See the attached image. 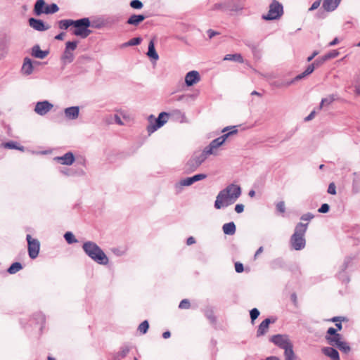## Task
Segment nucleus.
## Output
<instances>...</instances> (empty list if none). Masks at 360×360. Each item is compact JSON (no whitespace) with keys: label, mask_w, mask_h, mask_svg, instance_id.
I'll use <instances>...</instances> for the list:
<instances>
[{"label":"nucleus","mask_w":360,"mask_h":360,"mask_svg":"<svg viewBox=\"0 0 360 360\" xmlns=\"http://www.w3.org/2000/svg\"><path fill=\"white\" fill-rule=\"evenodd\" d=\"M35 111L41 115L45 114V101L39 102L35 107Z\"/></svg>","instance_id":"obj_41"},{"label":"nucleus","mask_w":360,"mask_h":360,"mask_svg":"<svg viewBox=\"0 0 360 360\" xmlns=\"http://www.w3.org/2000/svg\"><path fill=\"white\" fill-rule=\"evenodd\" d=\"M221 132L224 133L223 135L217 137V139L223 145L227 139L233 134H236L238 132L236 126H233L231 127H225L221 130Z\"/></svg>","instance_id":"obj_19"},{"label":"nucleus","mask_w":360,"mask_h":360,"mask_svg":"<svg viewBox=\"0 0 360 360\" xmlns=\"http://www.w3.org/2000/svg\"><path fill=\"white\" fill-rule=\"evenodd\" d=\"M40 65V63L37 61H32L30 58H25L24 59V62L22 66V73L23 75H29L32 73L35 70L37 69V67Z\"/></svg>","instance_id":"obj_14"},{"label":"nucleus","mask_w":360,"mask_h":360,"mask_svg":"<svg viewBox=\"0 0 360 360\" xmlns=\"http://www.w3.org/2000/svg\"><path fill=\"white\" fill-rule=\"evenodd\" d=\"M236 225L233 221L224 224L222 226V230L226 235H233L236 233Z\"/></svg>","instance_id":"obj_29"},{"label":"nucleus","mask_w":360,"mask_h":360,"mask_svg":"<svg viewBox=\"0 0 360 360\" xmlns=\"http://www.w3.org/2000/svg\"><path fill=\"white\" fill-rule=\"evenodd\" d=\"M59 10L58 6L56 4L46 5V14L55 13Z\"/></svg>","instance_id":"obj_44"},{"label":"nucleus","mask_w":360,"mask_h":360,"mask_svg":"<svg viewBox=\"0 0 360 360\" xmlns=\"http://www.w3.org/2000/svg\"><path fill=\"white\" fill-rule=\"evenodd\" d=\"M60 173L66 176H72L75 175L76 172L70 168H63L60 169Z\"/></svg>","instance_id":"obj_45"},{"label":"nucleus","mask_w":360,"mask_h":360,"mask_svg":"<svg viewBox=\"0 0 360 360\" xmlns=\"http://www.w3.org/2000/svg\"><path fill=\"white\" fill-rule=\"evenodd\" d=\"M22 266L20 262H15L8 269V272L11 274H14L22 269Z\"/></svg>","instance_id":"obj_35"},{"label":"nucleus","mask_w":360,"mask_h":360,"mask_svg":"<svg viewBox=\"0 0 360 360\" xmlns=\"http://www.w3.org/2000/svg\"><path fill=\"white\" fill-rule=\"evenodd\" d=\"M276 210L279 212L284 213L285 212V202L283 201H280V202H277L276 205Z\"/></svg>","instance_id":"obj_47"},{"label":"nucleus","mask_w":360,"mask_h":360,"mask_svg":"<svg viewBox=\"0 0 360 360\" xmlns=\"http://www.w3.org/2000/svg\"><path fill=\"white\" fill-rule=\"evenodd\" d=\"M207 34L209 36V38L210 39H212V37H214V36H216L217 34H218V32L212 30H207Z\"/></svg>","instance_id":"obj_61"},{"label":"nucleus","mask_w":360,"mask_h":360,"mask_svg":"<svg viewBox=\"0 0 360 360\" xmlns=\"http://www.w3.org/2000/svg\"><path fill=\"white\" fill-rule=\"evenodd\" d=\"M146 18V16L143 15H131L127 21V23L129 25L137 26L139 25L141 22H143Z\"/></svg>","instance_id":"obj_26"},{"label":"nucleus","mask_w":360,"mask_h":360,"mask_svg":"<svg viewBox=\"0 0 360 360\" xmlns=\"http://www.w3.org/2000/svg\"><path fill=\"white\" fill-rule=\"evenodd\" d=\"M27 240L28 243L29 256L32 259H34L38 256L39 251V242L32 238L30 235H27Z\"/></svg>","instance_id":"obj_12"},{"label":"nucleus","mask_w":360,"mask_h":360,"mask_svg":"<svg viewBox=\"0 0 360 360\" xmlns=\"http://www.w3.org/2000/svg\"><path fill=\"white\" fill-rule=\"evenodd\" d=\"M284 355L285 360H295V356L292 349V345L284 349Z\"/></svg>","instance_id":"obj_34"},{"label":"nucleus","mask_w":360,"mask_h":360,"mask_svg":"<svg viewBox=\"0 0 360 360\" xmlns=\"http://www.w3.org/2000/svg\"><path fill=\"white\" fill-rule=\"evenodd\" d=\"M90 25L91 22L88 18L75 20L72 25L74 27L72 34L82 38H86L91 33V30H89Z\"/></svg>","instance_id":"obj_5"},{"label":"nucleus","mask_w":360,"mask_h":360,"mask_svg":"<svg viewBox=\"0 0 360 360\" xmlns=\"http://www.w3.org/2000/svg\"><path fill=\"white\" fill-rule=\"evenodd\" d=\"M242 190L240 186L231 184L221 190L214 201V208L221 210L233 205L241 195Z\"/></svg>","instance_id":"obj_1"},{"label":"nucleus","mask_w":360,"mask_h":360,"mask_svg":"<svg viewBox=\"0 0 360 360\" xmlns=\"http://www.w3.org/2000/svg\"><path fill=\"white\" fill-rule=\"evenodd\" d=\"M200 80V76L198 71L188 72L185 76V82L188 86L197 84Z\"/></svg>","instance_id":"obj_17"},{"label":"nucleus","mask_w":360,"mask_h":360,"mask_svg":"<svg viewBox=\"0 0 360 360\" xmlns=\"http://www.w3.org/2000/svg\"><path fill=\"white\" fill-rule=\"evenodd\" d=\"M342 0H323L322 6L328 12L334 11L340 4Z\"/></svg>","instance_id":"obj_20"},{"label":"nucleus","mask_w":360,"mask_h":360,"mask_svg":"<svg viewBox=\"0 0 360 360\" xmlns=\"http://www.w3.org/2000/svg\"><path fill=\"white\" fill-rule=\"evenodd\" d=\"M339 333H337L336 329L334 328H329L327 330V335L328 336H335L336 335H338Z\"/></svg>","instance_id":"obj_54"},{"label":"nucleus","mask_w":360,"mask_h":360,"mask_svg":"<svg viewBox=\"0 0 360 360\" xmlns=\"http://www.w3.org/2000/svg\"><path fill=\"white\" fill-rule=\"evenodd\" d=\"M328 193L331 195L336 194V186L333 182H332L329 184L328 188Z\"/></svg>","instance_id":"obj_50"},{"label":"nucleus","mask_w":360,"mask_h":360,"mask_svg":"<svg viewBox=\"0 0 360 360\" xmlns=\"http://www.w3.org/2000/svg\"><path fill=\"white\" fill-rule=\"evenodd\" d=\"M352 259L351 257L345 258L343 264L340 266V271L338 273V278L343 282H348L349 278L345 274L346 269L350 266Z\"/></svg>","instance_id":"obj_18"},{"label":"nucleus","mask_w":360,"mask_h":360,"mask_svg":"<svg viewBox=\"0 0 360 360\" xmlns=\"http://www.w3.org/2000/svg\"><path fill=\"white\" fill-rule=\"evenodd\" d=\"M194 95H184L179 98V100L185 99L186 101H190L194 98Z\"/></svg>","instance_id":"obj_58"},{"label":"nucleus","mask_w":360,"mask_h":360,"mask_svg":"<svg viewBox=\"0 0 360 360\" xmlns=\"http://www.w3.org/2000/svg\"><path fill=\"white\" fill-rule=\"evenodd\" d=\"M340 350L345 353H348L350 351V347L348 345V344L342 340V342L336 346Z\"/></svg>","instance_id":"obj_40"},{"label":"nucleus","mask_w":360,"mask_h":360,"mask_svg":"<svg viewBox=\"0 0 360 360\" xmlns=\"http://www.w3.org/2000/svg\"><path fill=\"white\" fill-rule=\"evenodd\" d=\"M169 114L162 112L160 113L158 118H155L154 115H150L148 117V125L147 126V131L148 134H151L158 130L159 128L162 127L168 120Z\"/></svg>","instance_id":"obj_6"},{"label":"nucleus","mask_w":360,"mask_h":360,"mask_svg":"<svg viewBox=\"0 0 360 360\" xmlns=\"http://www.w3.org/2000/svg\"><path fill=\"white\" fill-rule=\"evenodd\" d=\"M64 238L68 244H73L78 242L74 234L70 231H68L64 234Z\"/></svg>","instance_id":"obj_36"},{"label":"nucleus","mask_w":360,"mask_h":360,"mask_svg":"<svg viewBox=\"0 0 360 360\" xmlns=\"http://www.w3.org/2000/svg\"><path fill=\"white\" fill-rule=\"evenodd\" d=\"M143 6L142 2L139 0H132L130 2V6L134 9H141Z\"/></svg>","instance_id":"obj_46"},{"label":"nucleus","mask_w":360,"mask_h":360,"mask_svg":"<svg viewBox=\"0 0 360 360\" xmlns=\"http://www.w3.org/2000/svg\"><path fill=\"white\" fill-rule=\"evenodd\" d=\"M29 24L30 27L38 31H43L45 29L44 22L40 20L30 18Z\"/></svg>","instance_id":"obj_28"},{"label":"nucleus","mask_w":360,"mask_h":360,"mask_svg":"<svg viewBox=\"0 0 360 360\" xmlns=\"http://www.w3.org/2000/svg\"><path fill=\"white\" fill-rule=\"evenodd\" d=\"M31 55L34 58L43 59L45 58V51L41 50L39 45H35L32 49Z\"/></svg>","instance_id":"obj_30"},{"label":"nucleus","mask_w":360,"mask_h":360,"mask_svg":"<svg viewBox=\"0 0 360 360\" xmlns=\"http://www.w3.org/2000/svg\"><path fill=\"white\" fill-rule=\"evenodd\" d=\"M142 41V39L141 37H135V38H132L131 39H130L129 41H128L127 42L124 43L122 46L125 47V46H136V45H139L141 44Z\"/></svg>","instance_id":"obj_39"},{"label":"nucleus","mask_w":360,"mask_h":360,"mask_svg":"<svg viewBox=\"0 0 360 360\" xmlns=\"http://www.w3.org/2000/svg\"><path fill=\"white\" fill-rule=\"evenodd\" d=\"M319 54L318 51H314L312 54L307 58V62L311 61L314 57H316Z\"/></svg>","instance_id":"obj_62"},{"label":"nucleus","mask_w":360,"mask_h":360,"mask_svg":"<svg viewBox=\"0 0 360 360\" xmlns=\"http://www.w3.org/2000/svg\"><path fill=\"white\" fill-rule=\"evenodd\" d=\"M307 229V224L298 223L295 229V232L291 236L290 243L295 250H302L306 245L304 234Z\"/></svg>","instance_id":"obj_4"},{"label":"nucleus","mask_w":360,"mask_h":360,"mask_svg":"<svg viewBox=\"0 0 360 360\" xmlns=\"http://www.w3.org/2000/svg\"><path fill=\"white\" fill-rule=\"evenodd\" d=\"M146 55L149 58L155 60V62L159 60V55L155 49V43L153 39H151L149 41L148 52L146 53Z\"/></svg>","instance_id":"obj_22"},{"label":"nucleus","mask_w":360,"mask_h":360,"mask_svg":"<svg viewBox=\"0 0 360 360\" xmlns=\"http://www.w3.org/2000/svg\"><path fill=\"white\" fill-rule=\"evenodd\" d=\"M235 270L237 273H241L243 271V265L240 262H236L235 264Z\"/></svg>","instance_id":"obj_55"},{"label":"nucleus","mask_w":360,"mask_h":360,"mask_svg":"<svg viewBox=\"0 0 360 360\" xmlns=\"http://www.w3.org/2000/svg\"><path fill=\"white\" fill-rule=\"evenodd\" d=\"M252 321H255L259 315V311L257 308H254L250 311Z\"/></svg>","instance_id":"obj_48"},{"label":"nucleus","mask_w":360,"mask_h":360,"mask_svg":"<svg viewBox=\"0 0 360 360\" xmlns=\"http://www.w3.org/2000/svg\"><path fill=\"white\" fill-rule=\"evenodd\" d=\"M339 96L337 94H331L327 97L323 98L320 103L319 109H321L323 106H328L332 104L334 101L339 99Z\"/></svg>","instance_id":"obj_24"},{"label":"nucleus","mask_w":360,"mask_h":360,"mask_svg":"<svg viewBox=\"0 0 360 360\" xmlns=\"http://www.w3.org/2000/svg\"><path fill=\"white\" fill-rule=\"evenodd\" d=\"M352 192L354 194L360 193V172L353 173Z\"/></svg>","instance_id":"obj_25"},{"label":"nucleus","mask_w":360,"mask_h":360,"mask_svg":"<svg viewBox=\"0 0 360 360\" xmlns=\"http://www.w3.org/2000/svg\"><path fill=\"white\" fill-rule=\"evenodd\" d=\"M4 148L9 149H18L20 150H23V147H18L17 143L13 141L7 142L4 144Z\"/></svg>","instance_id":"obj_42"},{"label":"nucleus","mask_w":360,"mask_h":360,"mask_svg":"<svg viewBox=\"0 0 360 360\" xmlns=\"http://www.w3.org/2000/svg\"><path fill=\"white\" fill-rule=\"evenodd\" d=\"M313 218H314V215L311 213H310V212L304 214L301 217V219L303 220V221H310Z\"/></svg>","instance_id":"obj_52"},{"label":"nucleus","mask_w":360,"mask_h":360,"mask_svg":"<svg viewBox=\"0 0 360 360\" xmlns=\"http://www.w3.org/2000/svg\"><path fill=\"white\" fill-rule=\"evenodd\" d=\"M194 243H195V239L193 236H190L187 238L186 244L188 245H191Z\"/></svg>","instance_id":"obj_60"},{"label":"nucleus","mask_w":360,"mask_h":360,"mask_svg":"<svg viewBox=\"0 0 360 360\" xmlns=\"http://www.w3.org/2000/svg\"><path fill=\"white\" fill-rule=\"evenodd\" d=\"M129 351H130V347H129V346H128V345H125V346L122 347L120 349V352H118L115 354V356L114 359H115V360H120V359H123L124 357H125V356L128 354V353L129 352Z\"/></svg>","instance_id":"obj_33"},{"label":"nucleus","mask_w":360,"mask_h":360,"mask_svg":"<svg viewBox=\"0 0 360 360\" xmlns=\"http://www.w3.org/2000/svg\"><path fill=\"white\" fill-rule=\"evenodd\" d=\"M330 207L327 203L323 204L318 210L320 213H327L329 211Z\"/></svg>","instance_id":"obj_51"},{"label":"nucleus","mask_w":360,"mask_h":360,"mask_svg":"<svg viewBox=\"0 0 360 360\" xmlns=\"http://www.w3.org/2000/svg\"><path fill=\"white\" fill-rule=\"evenodd\" d=\"M326 339L330 345L335 347L338 346V345L342 340L340 334L336 335L335 336L326 335Z\"/></svg>","instance_id":"obj_31"},{"label":"nucleus","mask_w":360,"mask_h":360,"mask_svg":"<svg viewBox=\"0 0 360 360\" xmlns=\"http://www.w3.org/2000/svg\"><path fill=\"white\" fill-rule=\"evenodd\" d=\"M244 205L243 204H237L236 206H235V211L240 214V213H242L243 211H244Z\"/></svg>","instance_id":"obj_56"},{"label":"nucleus","mask_w":360,"mask_h":360,"mask_svg":"<svg viewBox=\"0 0 360 360\" xmlns=\"http://www.w3.org/2000/svg\"><path fill=\"white\" fill-rule=\"evenodd\" d=\"M53 160L60 165L70 166L75 162V156L72 152L68 151L61 156L55 157Z\"/></svg>","instance_id":"obj_13"},{"label":"nucleus","mask_w":360,"mask_h":360,"mask_svg":"<svg viewBox=\"0 0 360 360\" xmlns=\"http://www.w3.org/2000/svg\"><path fill=\"white\" fill-rule=\"evenodd\" d=\"M45 5L44 0H38L34 6V12L37 15H40L43 13L42 8Z\"/></svg>","instance_id":"obj_37"},{"label":"nucleus","mask_w":360,"mask_h":360,"mask_svg":"<svg viewBox=\"0 0 360 360\" xmlns=\"http://www.w3.org/2000/svg\"><path fill=\"white\" fill-rule=\"evenodd\" d=\"M271 340L283 349L292 345L286 335H275L271 337Z\"/></svg>","instance_id":"obj_16"},{"label":"nucleus","mask_w":360,"mask_h":360,"mask_svg":"<svg viewBox=\"0 0 360 360\" xmlns=\"http://www.w3.org/2000/svg\"><path fill=\"white\" fill-rule=\"evenodd\" d=\"M322 352L326 356L330 357L332 360H335L339 358L338 352L333 347H324L322 349Z\"/></svg>","instance_id":"obj_27"},{"label":"nucleus","mask_w":360,"mask_h":360,"mask_svg":"<svg viewBox=\"0 0 360 360\" xmlns=\"http://www.w3.org/2000/svg\"><path fill=\"white\" fill-rule=\"evenodd\" d=\"M223 145L217 139L212 140L208 146L205 147L204 150L209 156H218L220 154V148Z\"/></svg>","instance_id":"obj_15"},{"label":"nucleus","mask_w":360,"mask_h":360,"mask_svg":"<svg viewBox=\"0 0 360 360\" xmlns=\"http://www.w3.org/2000/svg\"><path fill=\"white\" fill-rule=\"evenodd\" d=\"M338 55L339 52L337 50L331 51L330 52L323 56L320 62H319V60H316L314 63L309 65L303 72L297 75L292 80L285 82L283 84V87H288L292 83L299 81L311 74L314 70L316 64L318 65L319 63H323L328 59L334 58Z\"/></svg>","instance_id":"obj_3"},{"label":"nucleus","mask_w":360,"mask_h":360,"mask_svg":"<svg viewBox=\"0 0 360 360\" xmlns=\"http://www.w3.org/2000/svg\"><path fill=\"white\" fill-rule=\"evenodd\" d=\"M78 41H67L64 52L61 56V60L63 63H70L74 60L75 55L74 51L77 47Z\"/></svg>","instance_id":"obj_8"},{"label":"nucleus","mask_w":360,"mask_h":360,"mask_svg":"<svg viewBox=\"0 0 360 360\" xmlns=\"http://www.w3.org/2000/svg\"><path fill=\"white\" fill-rule=\"evenodd\" d=\"M65 116L68 120H76L79 113V108L77 106L69 107L64 110Z\"/></svg>","instance_id":"obj_21"},{"label":"nucleus","mask_w":360,"mask_h":360,"mask_svg":"<svg viewBox=\"0 0 360 360\" xmlns=\"http://www.w3.org/2000/svg\"><path fill=\"white\" fill-rule=\"evenodd\" d=\"M315 115H316V111L315 110L311 111V113L304 118V121L309 122V121L311 120L314 117Z\"/></svg>","instance_id":"obj_59"},{"label":"nucleus","mask_w":360,"mask_h":360,"mask_svg":"<svg viewBox=\"0 0 360 360\" xmlns=\"http://www.w3.org/2000/svg\"><path fill=\"white\" fill-rule=\"evenodd\" d=\"M338 42H339V39H338L337 37H335V38L332 41H330V42L329 43V44H328V45H329L330 46H333L336 45Z\"/></svg>","instance_id":"obj_63"},{"label":"nucleus","mask_w":360,"mask_h":360,"mask_svg":"<svg viewBox=\"0 0 360 360\" xmlns=\"http://www.w3.org/2000/svg\"><path fill=\"white\" fill-rule=\"evenodd\" d=\"M242 9L240 6L235 4L234 0H225L221 2L216 3L213 5L212 10L222 11H237Z\"/></svg>","instance_id":"obj_9"},{"label":"nucleus","mask_w":360,"mask_h":360,"mask_svg":"<svg viewBox=\"0 0 360 360\" xmlns=\"http://www.w3.org/2000/svg\"><path fill=\"white\" fill-rule=\"evenodd\" d=\"M224 60H232L240 63H243L244 62L243 58L240 53L226 54L224 58Z\"/></svg>","instance_id":"obj_32"},{"label":"nucleus","mask_w":360,"mask_h":360,"mask_svg":"<svg viewBox=\"0 0 360 360\" xmlns=\"http://www.w3.org/2000/svg\"><path fill=\"white\" fill-rule=\"evenodd\" d=\"M208 157V154L205 153L204 149L201 153H195L187 163L188 169L191 170L196 169Z\"/></svg>","instance_id":"obj_10"},{"label":"nucleus","mask_w":360,"mask_h":360,"mask_svg":"<svg viewBox=\"0 0 360 360\" xmlns=\"http://www.w3.org/2000/svg\"><path fill=\"white\" fill-rule=\"evenodd\" d=\"M179 307L180 309H188L190 307V302L187 299H184L179 303Z\"/></svg>","instance_id":"obj_49"},{"label":"nucleus","mask_w":360,"mask_h":360,"mask_svg":"<svg viewBox=\"0 0 360 360\" xmlns=\"http://www.w3.org/2000/svg\"><path fill=\"white\" fill-rule=\"evenodd\" d=\"M114 120L116 124L119 125H124V122L122 121L121 117L119 115L116 114L114 115Z\"/></svg>","instance_id":"obj_57"},{"label":"nucleus","mask_w":360,"mask_h":360,"mask_svg":"<svg viewBox=\"0 0 360 360\" xmlns=\"http://www.w3.org/2000/svg\"><path fill=\"white\" fill-rule=\"evenodd\" d=\"M207 175L205 174H198L191 177H187L181 179L178 184H176V188L181 189L184 186H191L196 181L205 179Z\"/></svg>","instance_id":"obj_11"},{"label":"nucleus","mask_w":360,"mask_h":360,"mask_svg":"<svg viewBox=\"0 0 360 360\" xmlns=\"http://www.w3.org/2000/svg\"><path fill=\"white\" fill-rule=\"evenodd\" d=\"M283 6L276 0H273L269 4V11L264 14L262 18L264 20H276L280 19L283 15Z\"/></svg>","instance_id":"obj_7"},{"label":"nucleus","mask_w":360,"mask_h":360,"mask_svg":"<svg viewBox=\"0 0 360 360\" xmlns=\"http://www.w3.org/2000/svg\"><path fill=\"white\" fill-rule=\"evenodd\" d=\"M171 336V333L169 331H165L162 333V337L165 339L169 338Z\"/></svg>","instance_id":"obj_64"},{"label":"nucleus","mask_w":360,"mask_h":360,"mask_svg":"<svg viewBox=\"0 0 360 360\" xmlns=\"http://www.w3.org/2000/svg\"><path fill=\"white\" fill-rule=\"evenodd\" d=\"M321 0H316L315 1L312 5L311 6V7L309 8V11H312L316 8H318L321 4Z\"/></svg>","instance_id":"obj_53"},{"label":"nucleus","mask_w":360,"mask_h":360,"mask_svg":"<svg viewBox=\"0 0 360 360\" xmlns=\"http://www.w3.org/2000/svg\"><path fill=\"white\" fill-rule=\"evenodd\" d=\"M271 323L270 319H264L258 326V329L257 331V336L264 335L268 331L269 324Z\"/></svg>","instance_id":"obj_23"},{"label":"nucleus","mask_w":360,"mask_h":360,"mask_svg":"<svg viewBox=\"0 0 360 360\" xmlns=\"http://www.w3.org/2000/svg\"><path fill=\"white\" fill-rule=\"evenodd\" d=\"M82 250L93 261L101 265H107L109 259L103 250L94 241L88 240L83 243Z\"/></svg>","instance_id":"obj_2"},{"label":"nucleus","mask_w":360,"mask_h":360,"mask_svg":"<svg viewBox=\"0 0 360 360\" xmlns=\"http://www.w3.org/2000/svg\"><path fill=\"white\" fill-rule=\"evenodd\" d=\"M73 20H61L59 21V27L60 29H68L69 27L73 25L74 23Z\"/></svg>","instance_id":"obj_38"},{"label":"nucleus","mask_w":360,"mask_h":360,"mask_svg":"<svg viewBox=\"0 0 360 360\" xmlns=\"http://www.w3.org/2000/svg\"><path fill=\"white\" fill-rule=\"evenodd\" d=\"M149 328V324L148 321H143L139 326V330L143 333L145 334L148 331Z\"/></svg>","instance_id":"obj_43"}]
</instances>
